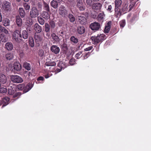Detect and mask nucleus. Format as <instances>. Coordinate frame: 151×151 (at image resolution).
Returning <instances> with one entry per match:
<instances>
[{
    "mask_svg": "<svg viewBox=\"0 0 151 151\" xmlns=\"http://www.w3.org/2000/svg\"><path fill=\"white\" fill-rule=\"evenodd\" d=\"M45 32H49L50 31V27L49 24L48 23H46L45 24Z\"/></svg>",
    "mask_w": 151,
    "mask_h": 151,
    "instance_id": "nucleus-38",
    "label": "nucleus"
},
{
    "mask_svg": "<svg viewBox=\"0 0 151 151\" xmlns=\"http://www.w3.org/2000/svg\"><path fill=\"white\" fill-rule=\"evenodd\" d=\"M78 22L81 24H84L86 22V18L83 16H79L78 17Z\"/></svg>",
    "mask_w": 151,
    "mask_h": 151,
    "instance_id": "nucleus-14",
    "label": "nucleus"
},
{
    "mask_svg": "<svg viewBox=\"0 0 151 151\" xmlns=\"http://www.w3.org/2000/svg\"><path fill=\"white\" fill-rule=\"evenodd\" d=\"M48 12L47 11H43L42 14V17L46 19H48L50 18V15Z\"/></svg>",
    "mask_w": 151,
    "mask_h": 151,
    "instance_id": "nucleus-23",
    "label": "nucleus"
},
{
    "mask_svg": "<svg viewBox=\"0 0 151 151\" xmlns=\"http://www.w3.org/2000/svg\"><path fill=\"white\" fill-rule=\"evenodd\" d=\"M21 94L20 92H18L16 93L14 95H13V97L14 98L19 97Z\"/></svg>",
    "mask_w": 151,
    "mask_h": 151,
    "instance_id": "nucleus-50",
    "label": "nucleus"
},
{
    "mask_svg": "<svg viewBox=\"0 0 151 151\" xmlns=\"http://www.w3.org/2000/svg\"><path fill=\"white\" fill-rule=\"evenodd\" d=\"M33 86V84L32 83H28L24 88V91L25 93L28 92L32 88Z\"/></svg>",
    "mask_w": 151,
    "mask_h": 151,
    "instance_id": "nucleus-16",
    "label": "nucleus"
},
{
    "mask_svg": "<svg viewBox=\"0 0 151 151\" xmlns=\"http://www.w3.org/2000/svg\"><path fill=\"white\" fill-rule=\"evenodd\" d=\"M2 17L1 13H0V22H1L2 21Z\"/></svg>",
    "mask_w": 151,
    "mask_h": 151,
    "instance_id": "nucleus-60",
    "label": "nucleus"
},
{
    "mask_svg": "<svg viewBox=\"0 0 151 151\" xmlns=\"http://www.w3.org/2000/svg\"><path fill=\"white\" fill-rule=\"evenodd\" d=\"M81 54L82 52H79L76 55L75 58L77 59H78L81 56Z\"/></svg>",
    "mask_w": 151,
    "mask_h": 151,
    "instance_id": "nucleus-44",
    "label": "nucleus"
},
{
    "mask_svg": "<svg viewBox=\"0 0 151 151\" xmlns=\"http://www.w3.org/2000/svg\"><path fill=\"white\" fill-rule=\"evenodd\" d=\"M7 92V89L4 87H1L0 88V92L1 93H5Z\"/></svg>",
    "mask_w": 151,
    "mask_h": 151,
    "instance_id": "nucleus-43",
    "label": "nucleus"
},
{
    "mask_svg": "<svg viewBox=\"0 0 151 151\" xmlns=\"http://www.w3.org/2000/svg\"><path fill=\"white\" fill-rule=\"evenodd\" d=\"M14 69L17 71L20 70L21 69V64L19 62H16L14 64Z\"/></svg>",
    "mask_w": 151,
    "mask_h": 151,
    "instance_id": "nucleus-22",
    "label": "nucleus"
},
{
    "mask_svg": "<svg viewBox=\"0 0 151 151\" xmlns=\"http://www.w3.org/2000/svg\"><path fill=\"white\" fill-rule=\"evenodd\" d=\"M1 9L7 11H10L11 9V3L7 1H4L2 4Z\"/></svg>",
    "mask_w": 151,
    "mask_h": 151,
    "instance_id": "nucleus-8",
    "label": "nucleus"
},
{
    "mask_svg": "<svg viewBox=\"0 0 151 151\" xmlns=\"http://www.w3.org/2000/svg\"><path fill=\"white\" fill-rule=\"evenodd\" d=\"M23 66L27 70H30L31 69V66L30 63L25 62L23 63Z\"/></svg>",
    "mask_w": 151,
    "mask_h": 151,
    "instance_id": "nucleus-24",
    "label": "nucleus"
},
{
    "mask_svg": "<svg viewBox=\"0 0 151 151\" xmlns=\"http://www.w3.org/2000/svg\"><path fill=\"white\" fill-rule=\"evenodd\" d=\"M105 15L104 12L99 13L97 17V20L99 22H102L103 21L104 17Z\"/></svg>",
    "mask_w": 151,
    "mask_h": 151,
    "instance_id": "nucleus-19",
    "label": "nucleus"
},
{
    "mask_svg": "<svg viewBox=\"0 0 151 151\" xmlns=\"http://www.w3.org/2000/svg\"><path fill=\"white\" fill-rule=\"evenodd\" d=\"M27 30L28 32H30L32 31V29L30 27H28L27 28Z\"/></svg>",
    "mask_w": 151,
    "mask_h": 151,
    "instance_id": "nucleus-58",
    "label": "nucleus"
},
{
    "mask_svg": "<svg viewBox=\"0 0 151 151\" xmlns=\"http://www.w3.org/2000/svg\"><path fill=\"white\" fill-rule=\"evenodd\" d=\"M111 23V22L109 21L108 23V26H106L104 29V31L106 33H108L110 30V24Z\"/></svg>",
    "mask_w": 151,
    "mask_h": 151,
    "instance_id": "nucleus-31",
    "label": "nucleus"
},
{
    "mask_svg": "<svg viewBox=\"0 0 151 151\" xmlns=\"http://www.w3.org/2000/svg\"><path fill=\"white\" fill-rule=\"evenodd\" d=\"M5 28L0 25V32H2Z\"/></svg>",
    "mask_w": 151,
    "mask_h": 151,
    "instance_id": "nucleus-57",
    "label": "nucleus"
},
{
    "mask_svg": "<svg viewBox=\"0 0 151 151\" xmlns=\"http://www.w3.org/2000/svg\"><path fill=\"white\" fill-rule=\"evenodd\" d=\"M78 32L80 34H82L85 32V28L83 26L78 27L77 28Z\"/></svg>",
    "mask_w": 151,
    "mask_h": 151,
    "instance_id": "nucleus-20",
    "label": "nucleus"
},
{
    "mask_svg": "<svg viewBox=\"0 0 151 151\" xmlns=\"http://www.w3.org/2000/svg\"><path fill=\"white\" fill-rule=\"evenodd\" d=\"M126 24L125 20L124 19L122 20L119 22L120 27L121 28H122L124 27Z\"/></svg>",
    "mask_w": 151,
    "mask_h": 151,
    "instance_id": "nucleus-37",
    "label": "nucleus"
},
{
    "mask_svg": "<svg viewBox=\"0 0 151 151\" xmlns=\"http://www.w3.org/2000/svg\"><path fill=\"white\" fill-rule=\"evenodd\" d=\"M22 34L23 38L25 39H27L28 37V34L27 31L25 30H24L22 31Z\"/></svg>",
    "mask_w": 151,
    "mask_h": 151,
    "instance_id": "nucleus-28",
    "label": "nucleus"
},
{
    "mask_svg": "<svg viewBox=\"0 0 151 151\" xmlns=\"http://www.w3.org/2000/svg\"><path fill=\"white\" fill-rule=\"evenodd\" d=\"M114 3V16L116 18L119 19L128 12V5L126 3L122 4V0H115Z\"/></svg>",
    "mask_w": 151,
    "mask_h": 151,
    "instance_id": "nucleus-1",
    "label": "nucleus"
},
{
    "mask_svg": "<svg viewBox=\"0 0 151 151\" xmlns=\"http://www.w3.org/2000/svg\"><path fill=\"white\" fill-rule=\"evenodd\" d=\"M13 47V45L12 43L7 42L5 45V48L8 50H11Z\"/></svg>",
    "mask_w": 151,
    "mask_h": 151,
    "instance_id": "nucleus-17",
    "label": "nucleus"
},
{
    "mask_svg": "<svg viewBox=\"0 0 151 151\" xmlns=\"http://www.w3.org/2000/svg\"><path fill=\"white\" fill-rule=\"evenodd\" d=\"M35 41L37 43L42 42L43 37L40 34L35 33L34 35Z\"/></svg>",
    "mask_w": 151,
    "mask_h": 151,
    "instance_id": "nucleus-9",
    "label": "nucleus"
},
{
    "mask_svg": "<svg viewBox=\"0 0 151 151\" xmlns=\"http://www.w3.org/2000/svg\"><path fill=\"white\" fill-rule=\"evenodd\" d=\"M58 1L55 0H52L51 3V5L53 8L56 9L58 7Z\"/></svg>",
    "mask_w": 151,
    "mask_h": 151,
    "instance_id": "nucleus-29",
    "label": "nucleus"
},
{
    "mask_svg": "<svg viewBox=\"0 0 151 151\" xmlns=\"http://www.w3.org/2000/svg\"><path fill=\"white\" fill-rule=\"evenodd\" d=\"M70 41L75 43H77L78 41L77 38H76L74 36H72L70 38Z\"/></svg>",
    "mask_w": 151,
    "mask_h": 151,
    "instance_id": "nucleus-35",
    "label": "nucleus"
},
{
    "mask_svg": "<svg viewBox=\"0 0 151 151\" xmlns=\"http://www.w3.org/2000/svg\"><path fill=\"white\" fill-rule=\"evenodd\" d=\"M34 28L35 31L37 33L40 32L42 30L41 27L37 23L34 25Z\"/></svg>",
    "mask_w": 151,
    "mask_h": 151,
    "instance_id": "nucleus-18",
    "label": "nucleus"
},
{
    "mask_svg": "<svg viewBox=\"0 0 151 151\" xmlns=\"http://www.w3.org/2000/svg\"><path fill=\"white\" fill-rule=\"evenodd\" d=\"M2 32H4L6 34H7L8 33V31L5 28H4Z\"/></svg>",
    "mask_w": 151,
    "mask_h": 151,
    "instance_id": "nucleus-59",
    "label": "nucleus"
},
{
    "mask_svg": "<svg viewBox=\"0 0 151 151\" xmlns=\"http://www.w3.org/2000/svg\"><path fill=\"white\" fill-rule=\"evenodd\" d=\"M91 16L93 19L96 18V14H93V13H91Z\"/></svg>",
    "mask_w": 151,
    "mask_h": 151,
    "instance_id": "nucleus-53",
    "label": "nucleus"
},
{
    "mask_svg": "<svg viewBox=\"0 0 151 151\" xmlns=\"http://www.w3.org/2000/svg\"><path fill=\"white\" fill-rule=\"evenodd\" d=\"M66 10L65 7L61 6L59 9V12L62 16L65 17L66 14Z\"/></svg>",
    "mask_w": 151,
    "mask_h": 151,
    "instance_id": "nucleus-11",
    "label": "nucleus"
},
{
    "mask_svg": "<svg viewBox=\"0 0 151 151\" xmlns=\"http://www.w3.org/2000/svg\"><path fill=\"white\" fill-rule=\"evenodd\" d=\"M11 80L12 82L14 83H21L23 81L21 77L16 75L11 76Z\"/></svg>",
    "mask_w": 151,
    "mask_h": 151,
    "instance_id": "nucleus-6",
    "label": "nucleus"
},
{
    "mask_svg": "<svg viewBox=\"0 0 151 151\" xmlns=\"http://www.w3.org/2000/svg\"><path fill=\"white\" fill-rule=\"evenodd\" d=\"M75 63V59L73 58L70 59L69 62V64L70 65H72Z\"/></svg>",
    "mask_w": 151,
    "mask_h": 151,
    "instance_id": "nucleus-41",
    "label": "nucleus"
},
{
    "mask_svg": "<svg viewBox=\"0 0 151 151\" xmlns=\"http://www.w3.org/2000/svg\"><path fill=\"white\" fill-rule=\"evenodd\" d=\"M68 19L70 21L72 22H74L75 21V17L72 14H69Z\"/></svg>",
    "mask_w": 151,
    "mask_h": 151,
    "instance_id": "nucleus-33",
    "label": "nucleus"
},
{
    "mask_svg": "<svg viewBox=\"0 0 151 151\" xmlns=\"http://www.w3.org/2000/svg\"><path fill=\"white\" fill-rule=\"evenodd\" d=\"M52 75L51 73H49L48 74L45 75V77L46 78H47L50 76Z\"/></svg>",
    "mask_w": 151,
    "mask_h": 151,
    "instance_id": "nucleus-52",
    "label": "nucleus"
},
{
    "mask_svg": "<svg viewBox=\"0 0 151 151\" xmlns=\"http://www.w3.org/2000/svg\"><path fill=\"white\" fill-rule=\"evenodd\" d=\"M29 43L30 46L31 47H33L34 46V40L32 38H30L29 39Z\"/></svg>",
    "mask_w": 151,
    "mask_h": 151,
    "instance_id": "nucleus-34",
    "label": "nucleus"
},
{
    "mask_svg": "<svg viewBox=\"0 0 151 151\" xmlns=\"http://www.w3.org/2000/svg\"><path fill=\"white\" fill-rule=\"evenodd\" d=\"M93 48V47L92 46H90L88 47H87L85 48L84 49L85 51H88L90 50H91Z\"/></svg>",
    "mask_w": 151,
    "mask_h": 151,
    "instance_id": "nucleus-51",
    "label": "nucleus"
},
{
    "mask_svg": "<svg viewBox=\"0 0 151 151\" xmlns=\"http://www.w3.org/2000/svg\"><path fill=\"white\" fill-rule=\"evenodd\" d=\"M107 10L108 12H111L113 11L112 6L111 5H109L108 6Z\"/></svg>",
    "mask_w": 151,
    "mask_h": 151,
    "instance_id": "nucleus-47",
    "label": "nucleus"
},
{
    "mask_svg": "<svg viewBox=\"0 0 151 151\" xmlns=\"http://www.w3.org/2000/svg\"><path fill=\"white\" fill-rule=\"evenodd\" d=\"M63 32H61L60 33V36H62V37H63Z\"/></svg>",
    "mask_w": 151,
    "mask_h": 151,
    "instance_id": "nucleus-61",
    "label": "nucleus"
},
{
    "mask_svg": "<svg viewBox=\"0 0 151 151\" xmlns=\"http://www.w3.org/2000/svg\"><path fill=\"white\" fill-rule=\"evenodd\" d=\"M91 39L94 45H96L100 42H102L106 39V36L104 34H98L97 36L91 37Z\"/></svg>",
    "mask_w": 151,
    "mask_h": 151,
    "instance_id": "nucleus-2",
    "label": "nucleus"
},
{
    "mask_svg": "<svg viewBox=\"0 0 151 151\" xmlns=\"http://www.w3.org/2000/svg\"><path fill=\"white\" fill-rule=\"evenodd\" d=\"M136 18V17L135 16H134L130 20V22H133L135 20V19Z\"/></svg>",
    "mask_w": 151,
    "mask_h": 151,
    "instance_id": "nucleus-54",
    "label": "nucleus"
},
{
    "mask_svg": "<svg viewBox=\"0 0 151 151\" xmlns=\"http://www.w3.org/2000/svg\"><path fill=\"white\" fill-rule=\"evenodd\" d=\"M92 0H86V3L88 7L92 6Z\"/></svg>",
    "mask_w": 151,
    "mask_h": 151,
    "instance_id": "nucleus-42",
    "label": "nucleus"
},
{
    "mask_svg": "<svg viewBox=\"0 0 151 151\" xmlns=\"http://www.w3.org/2000/svg\"><path fill=\"white\" fill-rule=\"evenodd\" d=\"M12 39L13 40L17 42H21L22 40L20 31L17 30H15L13 33Z\"/></svg>",
    "mask_w": 151,
    "mask_h": 151,
    "instance_id": "nucleus-3",
    "label": "nucleus"
},
{
    "mask_svg": "<svg viewBox=\"0 0 151 151\" xmlns=\"http://www.w3.org/2000/svg\"><path fill=\"white\" fill-rule=\"evenodd\" d=\"M23 6L24 7L25 9L27 10H29L30 8V6L26 3L23 4Z\"/></svg>",
    "mask_w": 151,
    "mask_h": 151,
    "instance_id": "nucleus-40",
    "label": "nucleus"
},
{
    "mask_svg": "<svg viewBox=\"0 0 151 151\" xmlns=\"http://www.w3.org/2000/svg\"><path fill=\"white\" fill-rule=\"evenodd\" d=\"M39 55L40 57H43L44 54V51L42 50H40L39 53Z\"/></svg>",
    "mask_w": 151,
    "mask_h": 151,
    "instance_id": "nucleus-45",
    "label": "nucleus"
},
{
    "mask_svg": "<svg viewBox=\"0 0 151 151\" xmlns=\"http://www.w3.org/2000/svg\"><path fill=\"white\" fill-rule=\"evenodd\" d=\"M29 14L31 17L35 18L39 14V11L35 7H32L31 9Z\"/></svg>",
    "mask_w": 151,
    "mask_h": 151,
    "instance_id": "nucleus-5",
    "label": "nucleus"
},
{
    "mask_svg": "<svg viewBox=\"0 0 151 151\" xmlns=\"http://www.w3.org/2000/svg\"><path fill=\"white\" fill-rule=\"evenodd\" d=\"M7 81V78L5 76L2 74H0V82L1 84H5Z\"/></svg>",
    "mask_w": 151,
    "mask_h": 151,
    "instance_id": "nucleus-13",
    "label": "nucleus"
},
{
    "mask_svg": "<svg viewBox=\"0 0 151 151\" xmlns=\"http://www.w3.org/2000/svg\"><path fill=\"white\" fill-rule=\"evenodd\" d=\"M9 99L8 97H5L2 99L1 101H2V104H3L2 108L7 105L9 103Z\"/></svg>",
    "mask_w": 151,
    "mask_h": 151,
    "instance_id": "nucleus-15",
    "label": "nucleus"
},
{
    "mask_svg": "<svg viewBox=\"0 0 151 151\" xmlns=\"http://www.w3.org/2000/svg\"><path fill=\"white\" fill-rule=\"evenodd\" d=\"M93 1L97 2L99 1V0H92Z\"/></svg>",
    "mask_w": 151,
    "mask_h": 151,
    "instance_id": "nucleus-64",
    "label": "nucleus"
},
{
    "mask_svg": "<svg viewBox=\"0 0 151 151\" xmlns=\"http://www.w3.org/2000/svg\"><path fill=\"white\" fill-rule=\"evenodd\" d=\"M37 19L39 22L40 24L43 25L44 24V20L42 18L40 17H38Z\"/></svg>",
    "mask_w": 151,
    "mask_h": 151,
    "instance_id": "nucleus-36",
    "label": "nucleus"
},
{
    "mask_svg": "<svg viewBox=\"0 0 151 151\" xmlns=\"http://www.w3.org/2000/svg\"><path fill=\"white\" fill-rule=\"evenodd\" d=\"M4 25L5 27L9 26L10 24V20L7 19H5L4 21Z\"/></svg>",
    "mask_w": 151,
    "mask_h": 151,
    "instance_id": "nucleus-32",
    "label": "nucleus"
},
{
    "mask_svg": "<svg viewBox=\"0 0 151 151\" xmlns=\"http://www.w3.org/2000/svg\"><path fill=\"white\" fill-rule=\"evenodd\" d=\"M76 6L80 11H84L86 9L85 4L83 2V0H76Z\"/></svg>",
    "mask_w": 151,
    "mask_h": 151,
    "instance_id": "nucleus-4",
    "label": "nucleus"
},
{
    "mask_svg": "<svg viewBox=\"0 0 151 151\" xmlns=\"http://www.w3.org/2000/svg\"><path fill=\"white\" fill-rule=\"evenodd\" d=\"M16 22L19 27H21L22 25V20L19 16H17L16 17Z\"/></svg>",
    "mask_w": 151,
    "mask_h": 151,
    "instance_id": "nucleus-21",
    "label": "nucleus"
},
{
    "mask_svg": "<svg viewBox=\"0 0 151 151\" xmlns=\"http://www.w3.org/2000/svg\"><path fill=\"white\" fill-rule=\"evenodd\" d=\"M90 28L92 30L97 31L101 28L100 24L96 22L91 23L90 25Z\"/></svg>",
    "mask_w": 151,
    "mask_h": 151,
    "instance_id": "nucleus-7",
    "label": "nucleus"
},
{
    "mask_svg": "<svg viewBox=\"0 0 151 151\" xmlns=\"http://www.w3.org/2000/svg\"><path fill=\"white\" fill-rule=\"evenodd\" d=\"M51 50L55 53L57 54L60 52V48L57 46L55 45H52L51 47Z\"/></svg>",
    "mask_w": 151,
    "mask_h": 151,
    "instance_id": "nucleus-12",
    "label": "nucleus"
},
{
    "mask_svg": "<svg viewBox=\"0 0 151 151\" xmlns=\"http://www.w3.org/2000/svg\"><path fill=\"white\" fill-rule=\"evenodd\" d=\"M46 64L48 66H54L56 65V63L54 62H50L49 63H46Z\"/></svg>",
    "mask_w": 151,
    "mask_h": 151,
    "instance_id": "nucleus-49",
    "label": "nucleus"
},
{
    "mask_svg": "<svg viewBox=\"0 0 151 151\" xmlns=\"http://www.w3.org/2000/svg\"><path fill=\"white\" fill-rule=\"evenodd\" d=\"M74 0H68V1L69 2H72Z\"/></svg>",
    "mask_w": 151,
    "mask_h": 151,
    "instance_id": "nucleus-63",
    "label": "nucleus"
},
{
    "mask_svg": "<svg viewBox=\"0 0 151 151\" xmlns=\"http://www.w3.org/2000/svg\"><path fill=\"white\" fill-rule=\"evenodd\" d=\"M15 92L14 90L12 88H10L8 89V93L10 95H12L14 94V93Z\"/></svg>",
    "mask_w": 151,
    "mask_h": 151,
    "instance_id": "nucleus-39",
    "label": "nucleus"
},
{
    "mask_svg": "<svg viewBox=\"0 0 151 151\" xmlns=\"http://www.w3.org/2000/svg\"><path fill=\"white\" fill-rule=\"evenodd\" d=\"M5 57L7 60H10L13 58L14 55L12 53H9L6 55Z\"/></svg>",
    "mask_w": 151,
    "mask_h": 151,
    "instance_id": "nucleus-25",
    "label": "nucleus"
},
{
    "mask_svg": "<svg viewBox=\"0 0 151 151\" xmlns=\"http://www.w3.org/2000/svg\"><path fill=\"white\" fill-rule=\"evenodd\" d=\"M44 79V78L42 76L39 77L37 79V81H42Z\"/></svg>",
    "mask_w": 151,
    "mask_h": 151,
    "instance_id": "nucleus-56",
    "label": "nucleus"
},
{
    "mask_svg": "<svg viewBox=\"0 0 151 151\" xmlns=\"http://www.w3.org/2000/svg\"><path fill=\"white\" fill-rule=\"evenodd\" d=\"M26 73H27V74H28L29 76H30V72H26Z\"/></svg>",
    "mask_w": 151,
    "mask_h": 151,
    "instance_id": "nucleus-62",
    "label": "nucleus"
},
{
    "mask_svg": "<svg viewBox=\"0 0 151 151\" xmlns=\"http://www.w3.org/2000/svg\"><path fill=\"white\" fill-rule=\"evenodd\" d=\"M19 12L20 15L22 17H24L25 13V11L23 8H20L19 9Z\"/></svg>",
    "mask_w": 151,
    "mask_h": 151,
    "instance_id": "nucleus-27",
    "label": "nucleus"
},
{
    "mask_svg": "<svg viewBox=\"0 0 151 151\" xmlns=\"http://www.w3.org/2000/svg\"><path fill=\"white\" fill-rule=\"evenodd\" d=\"M102 4L100 3H95L92 4V9L95 11H99L102 7Z\"/></svg>",
    "mask_w": 151,
    "mask_h": 151,
    "instance_id": "nucleus-10",
    "label": "nucleus"
},
{
    "mask_svg": "<svg viewBox=\"0 0 151 151\" xmlns=\"http://www.w3.org/2000/svg\"><path fill=\"white\" fill-rule=\"evenodd\" d=\"M51 36L52 38L56 42H59L60 41V39L59 37L55 33H52Z\"/></svg>",
    "mask_w": 151,
    "mask_h": 151,
    "instance_id": "nucleus-30",
    "label": "nucleus"
},
{
    "mask_svg": "<svg viewBox=\"0 0 151 151\" xmlns=\"http://www.w3.org/2000/svg\"><path fill=\"white\" fill-rule=\"evenodd\" d=\"M50 24L51 28H54L55 27V23L54 21H50Z\"/></svg>",
    "mask_w": 151,
    "mask_h": 151,
    "instance_id": "nucleus-48",
    "label": "nucleus"
},
{
    "mask_svg": "<svg viewBox=\"0 0 151 151\" xmlns=\"http://www.w3.org/2000/svg\"><path fill=\"white\" fill-rule=\"evenodd\" d=\"M62 69V68H61V69H59V68L56 69V70H55V74L56 73H58V72H60Z\"/></svg>",
    "mask_w": 151,
    "mask_h": 151,
    "instance_id": "nucleus-55",
    "label": "nucleus"
},
{
    "mask_svg": "<svg viewBox=\"0 0 151 151\" xmlns=\"http://www.w3.org/2000/svg\"><path fill=\"white\" fill-rule=\"evenodd\" d=\"M24 87V85L23 84H20L18 85L17 86L18 88L20 90H22L23 89Z\"/></svg>",
    "mask_w": 151,
    "mask_h": 151,
    "instance_id": "nucleus-46",
    "label": "nucleus"
},
{
    "mask_svg": "<svg viewBox=\"0 0 151 151\" xmlns=\"http://www.w3.org/2000/svg\"><path fill=\"white\" fill-rule=\"evenodd\" d=\"M43 7L44 10H45L47 12L50 11V7L48 4L46 3L45 1H43Z\"/></svg>",
    "mask_w": 151,
    "mask_h": 151,
    "instance_id": "nucleus-26",
    "label": "nucleus"
}]
</instances>
